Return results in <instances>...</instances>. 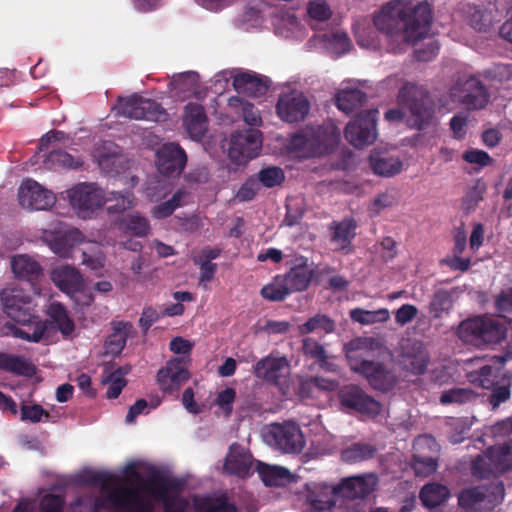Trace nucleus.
I'll return each instance as SVG.
<instances>
[{
	"label": "nucleus",
	"mask_w": 512,
	"mask_h": 512,
	"mask_svg": "<svg viewBox=\"0 0 512 512\" xmlns=\"http://www.w3.org/2000/svg\"><path fill=\"white\" fill-rule=\"evenodd\" d=\"M336 495L354 500L366 497L371 492L368 480L363 476H353L343 479L339 484L334 485Z\"/></svg>",
	"instance_id": "f704fd0d"
},
{
	"label": "nucleus",
	"mask_w": 512,
	"mask_h": 512,
	"mask_svg": "<svg viewBox=\"0 0 512 512\" xmlns=\"http://www.w3.org/2000/svg\"><path fill=\"white\" fill-rule=\"evenodd\" d=\"M82 478L85 484L99 487L101 491H108L111 487L121 484L116 475L103 471H90L85 473Z\"/></svg>",
	"instance_id": "bf43d9fd"
},
{
	"label": "nucleus",
	"mask_w": 512,
	"mask_h": 512,
	"mask_svg": "<svg viewBox=\"0 0 512 512\" xmlns=\"http://www.w3.org/2000/svg\"><path fill=\"white\" fill-rule=\"evenodd\" d=\"M457 334L463 342L476 346L498 344L506 338L507 327L498 317L476 316L462 321Z\"/></svg>",
	"instance_id": "0eeeda50"
},
{
	"label": "nucleus",
	"mask_w": 512,
	"mask_h": 512,
	"mask_svg": "<svg viewBox=\"0 0 512 512\" xmlns=\"http://www.w3.org/2000/svg\"><path fill=\"white\" fill-rule=\"evenodd\" d=\"M450 490L446 485L440 483L425 484L419 493L422 505L428 509H435L444 504L450 497Z\"/></svg>",
	"instance_id": "ea45409f"
},
{
	"label": "nucleus",
	"mask_w": 512,
	"mask_h": 512,
	"mask_svg": "<svg viewBox=\"0 0 512 512\" xmlns=\"http://www.w3.org/2000/svg\"><path fill=\"white\" fill-rule=\"evenodd\" d=\"M507 376L500 365L485 364L477 370L470 371L467 374V379L471 384L488 390Z\"/></svg>",
	"instance_id": "7c9ffc66"
},
{
	"label": "nucleus",
	"mask_w": 512,
	"mask_h": 512,
	"mask_svg": "<svg viewBox=\"0 0 512 512\" xmlns=\"http://www.w3.org/2000/svg\"><path fill=\"white\" fill-rule=\"evenodd\" d=\"M338 396L343 407L352 409L361 414L377 416L381 412V403L374 397L368 395L357 385L350 384L343 386L339 390Z\"/></svg>",
	"instance_id": "a211bd4d"
},
{
	"label": "nucleus",
	"mask_w": 512,
	"mask_h": 512,
	"mask_svg": "<svg viewBox=\"0 0 512 512\" xmlns=\"http://www.w3.org/2000/svg\"><path fill=\"white\" fill-rule=\"evenodd\" d=\"M339 138L340 132L332 123L306 127L291 136L286 148L292 157L308 159L332 151L338 144Z\"/></svg>",
	"instance_id": "7ed1b4c3"
},
{
	"label": "nucleus",
	"mask_w": 512,
	"mask_h": 512,
	"mask_svg": "<svg viewBox=\"0 0 512 512\" xmlns=\"http://www.w3.org/2000/svg\"><path fill=\"white\" fill-rule=\"evenodd\" d=\"M235 399L236 391L231 387H227L217 394L215 404L221 409L226 418H229L232 414Z\"/></svg>",
	"instance_id": "69168bd1"
},
{
	"label": "nucleus",
	"mask_w": 512,
	"mask_h": 512,
	"mask_svg": "<svg viewBox=\"0 0 512 512\" xmlns=\"http://www.w3.org/2000/svg\"><path fill=\"white\" fill-rule=\"evenodd\" d=\"M183 126L191 139H202L208 127L204 108L199 104H187L183 114Z\"/></svg>",
	"instance_id": "cd10ccee"
},
{
	"label": "nucleus",
	"mask_w": 512,
	"mask_h": 512,
	"mask_svg": "<svg viewBox=\"0 0 512 512\" xmlns=\"http://www.w3.org/2000/svg\"><path fill=\"white\" fill-rule=\"evenodd\" d=\"M305 502L313 511L331 510L336 505V490L326 483L310 482L305 485Z\"/></svg>",
	"instance_id": "b1692460"
},
{
	"label": "nucleus",
	"mask_w": 512,
	"mask_h": 512,
	"mask_svg": "<svg viewBox=\"0 0 512 512\" xmlns=\"http://www.w3.org/2000/svg\"><path fill=\"white\" fill-rule=\"evenodd\" d=\"M466 244L467 236L465 231L458 229L454 234L452 255L441 259L440 264L447 266L454 271H467L470 268L471 259L469 257H462V254L466 249Z\"/></svg>",
	"instance_id": "2f4dec72"
},
{
	"label": "nucleus",
	"mask_w": 512,
	"mask_h": 512,
	"mask_svg": "<svg viewBox=\"0 0 512 512\" xmlns=\"http://www.w3.org/2000/svg\"><path fill=\"white\" fill-rule=\"evenodd\" d=\"M132 327L129 322H113V332L105 341V349L108 354L116 356L122 352Z\"/></svg>",
	"instance_id": "37998d69"
},
{
	"label": "nucleus",
	"mask_w": 512,
	"mask_h": 512,
	"mask_svg": "<svg viewBox=\"0 0 512 512\" xmlns=\"http://www.w3.org/2000/svg\"><path fill=\"white\" fill-rule=\"evenodd\" d=\"M186 161L185 151L176 143H165L157 151V167L161 174L179 175Z\"/></svg>",
	"instance_id": "5701e85b"
},
{
	"label": "nucleus",
	"mask_w": 512,
	"mask_h": 512,
	"mask_svg": "<svg viewBox=\"0 0 512 512\" xmlns=\"http://www.w3.org/2000/svg\"><path fill=\"white\" fill-rule=\"evenodd\" d=\"M43 163L49 170L77 169L83 165L84 160L63 150H53L46 155Z\"/></svg>",
	"instance_id": "c03bdc74"
},
{
	"label": "nucleus",
	"mask_w": 512,
	"mask_h": 512,
	"mask_svg": "<svg viewBox=\"0 0 512 512\" xmlns=\"http://www.w3.org/2000/svg\"><path fill=\"white\" fill-rule=\"evenodd\" d=\"M350 317L352 320L361 324H370L380 319H387L388 311L385 309H380L378 311H367L361 308H355L351 310Z\"/></svg>",
	"instance_id": "0e129e2a"
},
{
	"label": "nucleus",
	"mask_w": 512,
	"mask_h": 512,
	"mask_svg": "<svg viewBox=\"0 0 512 512\" xmlns=\"http://www.w3.org/2000/svg\"><path fill=\"white\" fill-rule=\"evenodd\" d=\"M229 106L240 112L243 120L251 126H258L261 123L259 111L253 104L244 101L239 97H231L229 99Z\"/></svg>",
	"instance_id": "13d9d810"
},
{
	"label": "nucleus",
	"mask_w": 512,
	"mask_h": 512,
	"mask_svg": "<svg viewBox=\"0 0 512 512\" xmlns=\"http://www.w3.org/2000/svg\"><path fill=\"white\" fill-rule=\"evenodd\" d=\"M373 22L390 40V50L397 53L406 45H417L428 37L432 9L426 1L411 7L405 0H392L382 6Z\"/></svg>",
	"instance_id": "f257e3e1"
},
{
	"label": "nucleus",
	"mask_w": 512,
	"mask_h": 512,
	"mask_svg": "<svg viewBox=\"0 0 512 512\" xmlns=\"http://www.w3.org/2000/svg\"><path fill=\"white\" fill-rule=\"evenodd\" d=\"M378 111L371 109L360 113L345 129V138L356 148L372 144L377 138L376 116Z\"/></svg>",
	"instance_id": "4468645a"
},
{
	"label": "nucleus",
	"mask_w": 512,
	"mask_h": 512,
	"mask_svg": "<svg viewBox=\"0 0 512 512\" xmlns=\"http://www.w3.org/2000/svg\"><path fill=\"white\" fill-rule=\"evenodd\" d=\"M290 365L285 357L267 356L254 365V375L276 386L286 382Z\"/></svg>",
	"instance_id": "4be33fe9"
},
{
	"label": "nucleus",
	"mask_w": 512,
	"mask_h": 512,
	"mask_svg": "<svg viewBox=\"0 0 512 512\" xmlns=\"http://www.w3.org/2000/svg\"><path fill=\"white\" fill-rule=\"evenodd\" d=\"M453 306L451 296L447 290H438L431 302V308L435 316H440L443 312H448Z\"/></svg>",
	"instance_id": "774afa93"
},
{
	"label": "nucleus",
	"mask_w": 512,
	"mask_h": 512,
	"mask_svg": "<svg viewBox=\"0 0 512 512\" xmlns=\"http://www.w3.org/2000/svg\"><path fill=\"white\" fill-rule=\"evenodd\" d=\"M314 277L315 271L301 261L283 276L278 288H307Z\"/></svg>",
	"instance_id": "c9c22d12"
},
{
	"label": "nucleus",
	"mask_w": 512,
	"mask_h": 512,
	"mask_svg": "<svg viewBox=\"0 0 512 512\" xmlns=\"http://www.w3.org/2000/svg\"><path fill=\"white\" fill-rule=\"evenodd\" d=\"M376 452L377 449L374 445L357 442L341 451V460L348 464H354L372 459Z\"/></svg>",
	"instance_id": "09e8293b"
},
{
	"label": "nucleus",
	"mask_w": 512,
	"mask_h": 512,
	"mask_svg": "<svg viewBox=\"0 0 512 512\" xmlns=\"http://www.w3.org/2000/svg\"><path fill=\"white\" fill-rule=\"evenodd\" d=\"M188 196L189 194L185 190H178L170 200L155 206L151 211L152 216L157 219L170 216L175 209L186 203Z\"/></svg>",
	"instance_id": "5fc2aeb1"
},
{
	"label": "nucleus",
	"mask_w": 512,
	"mask_h": 512,
	"mask_svg": "<svg viewBox=\"0 0 512 512\" xmlns=\"http://www.w3.org/2000/svg\"><path fill=\"white\" fill-rule=\"evenodd\" d=\"M476 398L477 393L471 388H452L443 391L439 401L442 405H463L475 401Z\"/></svg>",
	"instance_id": "864d4df0"
},
{
	"label": "nucleus",
	"mask_w": 512,
	"mask_h": 512,
	"mask_svg": "<svg viewBox=\"0 0 512 512\" xmlns=\"http://www.w3.org/2000/svg\"><path fill=\"white\" fill-rule=\"evenodd\" d=\"M190 373L184 358L170 359L157 373V383L164 393L174 394L188 381Z\"/></svg>",
	"instance_id": "6ab92c4d"
},
{
	"label": "nucleus",
	"mask_w": 512,
	"mask_h": 512,
	"mask_svg": "<svg viewBox=\"0 0 512 512\" xmlns=\"http://www.w3.org/2000/svg\"><path fill=\"white\" fill-rule=\"evenodd\" d=\"M195 512H237V507L230 502L225 493L195 495L192 499Z\"/></svg>",
	"instance_id": "c85d7f7f"
},
{
	"label": "nucleus",
	"mask_w": 512,
	"mask_h": 512,
	"mask_svg": "<svg viewBox=\"0 0 512 512\" xmlns=\"http://www.w3.org/2000/svg\"><path fill=\"white\" fill-rule=\"evenodd\" d=\"M499 19L500 13L494 5L474 8V11L470 14V24L478 31H487Z\"/></svg>",
	"instance_id": "8fccbe9b"
},
{
	"label": "nucleus",
	"mask_w": 512,
	"mask_h": 512,
	"mask_svg": "<svg viewBox=\"0 0 512 512\" xmlns=\"http://www.w3.org/2000/svg\"><path fill=\"white\" fill-rule=\"evenodd\" d=\"M511 386L512 379L510 376H507L503 380H501L497 385L492 388H489L490 394L487 398L489 405L492 410H496L502 403L507 402L511 397Z\"/></svg>",
	"instance_id": "6e6d98bb"
},
{
	"label": "nucleus",
	"mask_w": 512,
	"mask_h": 512,
	"mask_svg": "<svg viewBox=\"0 0 512 512\" xmlns=\"http://www.w3.org/2000/svg\"><path fill=\"white\" fill-rule=\"evenodd\" d=\"M105 496L94 501L91 512H100L109 508L108 512H154L153 502L140 493L137 486L117 484L108 491H102Z\"/></svg>",
	"instance_id": "423d86ee"
},
{
	"label": "nucleus",
	"mask_w": 512,
	"mask_h": 512,
	"mask_svg": "<svg viewBox=\"0 0 512 512\" xmlns=\"http://www.w3.org/2000/svg\"><path fill=\"white\" fill-rule=\"evenodd\" d=\"M512 469V445L492 446L478 455L471 465L472 475L479 479L497 477Z\"/></svg>",
	"instance_id": "1a4fd4ad"
},
{
	"label": "nucleus",
	"mask_w": 512,
	"mask_h": 512,
	"mask_svg": "<svg viewBox=\"0 0 512 512\" xmlns=\"http://www.w3.org/2000/svg\"><path fill=\"white\" fill-rule=\"evenodd\" d=\"M7 290H2L3 310L6 315L15 322L14 325L20 326L38 316L35 314L32 300L30 298H23L19 295H6Z\"/></svg>",
	"instance_id": "a878e982"
},
{
	"label": "nucleus",
	"mask_w": 512,
	"mask_h": 512,
	"mask_svg": "<svg viewBox=\"0 0 512 512\" xmlns=\"http://www.w3.org/2000/svg\"><path fill=\"white\" fill-rule=\"evenodd\" d=\"M505 495L502 481L489 485H478L462 489L458 496V505L465 512H485L500 504Z\"/></svg>",
	"instance_id": "6e6552de"
},
{
	"label": "nucleus",
	"mask_w": 512,
	"mask_h": 512,
	"mask_svg": "<svg viewBox=\"0 0 512 512\" xmlns=\"http://www.w3.org/2000/svg\"><path fill=\"white\" fill-rule=\"evenodd\" d=\"M10 264L14 275L19 279L32 280L42 273L40 264L26 254L13 256Z\"/></svg>",
	"instance_id": "79ce46f5"
},
{
	"label": "nucleus",
	"mask_w": 512,
	"mask_h": 512,
	"mask_svg": "<svg viewBox=\"0 0 512 512\" xmlns=\"http://www.w3.org/2000/svg\"><path fill=\"white\" fill-rule=\"evenodd\" d=\"M453 101L460 103L467 110H480L489 102V92L476 77L459 80L450 90Z\"/></svg>",
	"instance_id": "9b49d317"
},
{
	"label": "nucleus",
	"mask_w": 512,
	"mask_h": 512,
	"mask_svg": "<svg viewBox=\"0 0 512 512\" xmlns=\"http://www.w3.org/2000/svg\"><path fill=\"white\" fill-rule=\"evenodd\" d=\"M365 101V93L357 88H344L336 95L338 109L346 114H350L360 108Z\"/></svg>",
	"instance_id": "49530a36"
},
{
	"label": "nucleus",
	"mask_w": 512,
	"mask_h": 512,
	"mask_svg": "<svg viewBox=\"0 0 512 512\" xmlns=\"http://www.w3.org/2000/svg\"><path fill=\"white\" fill-rule=\"evenodd\" d=\"M261 147V132L257 129H247L231 135L228 156L233 162L244 164L257 157Z\"/></svg>",
	"instance_id": "f8f14e48"
},
{
	"label": "nucleus",
	"mask_w": 512,
	"mask_h": 512,
	"mask_svg": "<svg viewBox=\"0 0 512 512\" xmlns=\"http://www.w3.org/2000/svg\"><path fill=\"white\" fill-rule=\"evenodd\" d=\"M113 110L119 116L135 120L161 121L166 117V112L159 103L137 94L119 97Z\"/></svg>",
	"instance_id": "9d476101"
},
{
	"label": "nucleus",
	"mask_w": 512,
	"mask_h": 512,
	"mask_svg": "<svg viewBox=\"0 0 512 512\" xmlns=\"http://www.w3.org/2000/svg\"><path fill=\"white\" fill-rule=\"evenodd\" d=\"M47 314L63 335L68 336L74 331V322L70 319L62 304L58 302L51 303L48 307Z\"/></svg>",
	"instance_id": "603ef678"
},
{
	"label": "nucleus",
	"mask_w": 512,
	"mask_h": 512,
	"mask_svg": "<svg viewBox=\"0 0 512 512\" xmlns=\"http://www.w3.org/2000/svg\"><path fill=\"white\" fill-rule=\"evenodd\" d=\"M435 439L430 435L419 436L414 444L415 453L411 459V467L417 476L427 477L432 475L438 467L437 459L431 455H423L421 450L427 447L429 450L436 448Z\"/></svg>",
	"instance_id": "393cba45"
},
{
	"label": "nucleus",
	"mask_w": 512,
	"mask_h": 512,
	"mask_svg": "<svg viewBox=\"0 0 512 512\" xmlns=\"http://www.w3.org/2000/svg\"><path fill=\"white\" fill-rule=\"evenodd\" d=\"M402 109H390L385 113V119L390 122H398L406 118L407 124L416 129H422L427 125L433 115L428 105L423 89L415 84H404L398 95Z\"/></svg>",
	"instance_id": "20e7f679"
},
{
	"label": "nucleus",
	"mask_w": 512,
	"mask_h": 512,
	"mask_svg": "<svg viewBox=\"0 0 512 512\" xmlns=\"http://www.w3.org/2000/svg\"><path fill=\"white\" fill-rule=\"evenodd\" d=\"M429 363L430 355L422 342L411 339L403 341L398 364L404 371L420 376L426 372Z\"/></svg>",
	"instance_id": "dca6fc26"
},
{
	"label": "nucleus",
	"mask_w": 512,
	"mask_h": 512,
	"mask_svg": "<svg viewBox=\"0 0 512 512\" xmlns=\"http://www.w3.org/2000/svg\"><path fill=\"white\" fill-rule=\"evenodd\" d=\"M65 498L57 494H46L42 497L39 512H64Z\"/></svg>",
	"instance_id": "338daca9"
},
{
	"label": "nucleus",
	"mask_w": 512,
	"mask_h": 512,
	"mask_svg": "<svg viewBox=\"0 0 512 512\" xmlns=\"http://www.w3.org/2000/svg\"><path fill=\"white\" fill-rule=\"evenodd\" d=\"M132 475L138 481L140 493L153 503L161 502L164 512H186L189 508V501L186 498L178 492H171V490L177 489L175 481L168 479L157 471L145 479L136 470H133Z\"/></svg>",
	"instance_id": "39448f33"
},
{
	"label": "nucleus",
	"mask_w": 512,
	"mask_h": 512,
	"mask_svg": "<svg viewBox=\"0 0 512 512\" xmlns=\"http://www.w3.org/2000/svg\"><path fill=\"white\" fill-rule=\"evenodd\" d=\"M170 90L174 96L184 100L199 93V77L194 71L176 74L170 81Z\"/></svg>",
	"instance_id": "72a5a7b5"
},
{
	"label": "nucleus",
	"mask_w": 512,
	"mask_h": 512,
	"mask_svg": "<svg viewBox=\"0 0 512 512\" xmlns=\"http://www.w3.org/2000/svg\"><path fill=\"white\" fill-rule=\"evenodd\" d=\"M357 223L352 218H345L330 225L331 243L336 250L347 254L351 251L352 241L356 236Z\"/></svg>",
	"instance_id": "bb28decb"
},
{
	"label": "nucleus",
	"mask_w": 512,
	"mask_h": 512,
	"mask_svg": "<svg viewBox=\"0 0 512 512\" xmlns=\"http://www.w3.org/2000/svg\"><path fill=\"white\" fill-rule=\"evenodd\" d=\"M370 167L376 175L391 177L401 172L403 163L399 157L385 151L373 150L369 157Z\"/></svg>",
	"instance_id": "473e14b6"
},
{
	"label": "nucleus",
	"mask_w": 512,
	"mask_h": 512,
	"mask_svg": "<svg viewBox=\"0 0 512 512\" xmlns=\"http://www.w3.org/2000/svg\"><path fill=\"white\" fill-rule=\"evenodd\" d=\"M257 472L264 483L268 487H281L290 483L293 476L291 472L284 467L268 465L258 462Z\"/></svg>",
	"instance_id": "4c0bfd02"
},
{
	"label": "nucleus",
	"mask_w": 512,
	"mask_h": 512,
	"mask_svg": "<svg viewBox=\"0 0 512 512\" xmlns=\"http://www.w3.org/2000/svg\"><path fill=\"white\" fill-rule=\"evenodd\" d=\"M373 339L355 338L345 345L346 357L352 371L363 376L370 387L380 392H389L398 382L395 372L384 363L367 358Z\"/></svg>",
	"instance_id": "f03ea898"
},
{
	"label": "nucleus",
	"mask_w": 512,
	"mask_h": 512,
	"mask_svg": "<svg viewBox=\"0 0 512 512\" xmlns=\"http://www.w3.org/2000/svg\"><path fill=\"white\" fill-rule=\"evenodd\" d=\"M268 436L285 453H299L305 444L301 429L291 422L272 425Z\"/></svg>",
	"instance_id": "aec40b11"
},
{
	"label": "nucleus",
	"mask_w": 512,
	"mask_h": 512,
	"mask_svg": "<svg viewBox=\"0 0 512 512\" xmlns=\"http://www.w3.org/2000/svg\"><path fill=\"white\" fill-rule=\"evenodd\" d=\"M304 355L312 358L320 366L327 363V353L322 344L312 338H305L302 342Z\"/></svg>",
	"instance_id": "e2e57ef3"
},
{
	"label": "nucleus",
	"mask_w": 512,
	"mask_h": 512,
	"mask_svg": "<svg viewBox=\"0 0 512 512\" xmlns=\"http://www.w3.org/2000/svg\"><path fill=\"white\" fill-rule=\"evenodd\" d=\"M298 330L301 335H306L318 330H322L328 334L335 330V321L326 315L317 314L300 325Z\"/></svg>",
	"instance_id": "4d7b16f0"
},
{
	"label": "nucleus",
	"mask_w": 512,
	"mask_h": 512,
	"mask_svg": "<svg viewBox=\"0 0 512 512\" xmlns=\"http://www.w3.org/2000/svg\"><path fill=\"white\" fill-rule=\"evenodd\" d=\"M307 12L313 29H316L317 24L328 21L332 15L329 5L324 0L310 1L307 6Z\"/></svg>",
	"instance_id": "680f3d73"
},
{
	"label": "nucleus",
	"mask_w": 512,
	"mask_h": 512,
	"mask_svg": "<svg viewBox=\"0 0 512 512\" xmlns=\"http://www.w3.org/2000/svg\"><path fill=\"white\" fill-rule=\"evenodd\" d=\"M251 467V456L240 445H231L229 454L225 458V472L244 478L250 475Z\"/></svg>",
	"instance_id": "c756f323"
},
{
	"label": "nucleus",
	"mask_w": 512,
	"mask_h": 512,
	"mask_svg": "<svg viewBox=\"0 0 512 512\" xmlns=\"http://www.w3.org/2000/svg\"><path fill=\"white\" fill-rule=\"evenodd\" d=\"M42 239L53 253L67 257L72 248L83 241V234L76 228L58 223L54 229L44 230Z\"/></svg>",
	"instance_id": "f3484780"
},
{
	"label": "nucleus",
	"mask_w": 512,
	"mask_h": 512,
	"mask_svg": "<svg viewBox=\"0 0 512 512\" xmlns=\"http://www.w3.org/2000/svg\"><path fill=\"white\" fill-rule=\"evenodd\" d=\"M0 369L25 377H32L36 373V367L30 361L6 353H0Z\"/></svg>",
	"instance_id": "a18cd8bd"
},
{
	"label": "nucleus",
	"mask_w": 512,
	"mask_h": 512,
	"mask_svg": "<svg viewBox=\"0 0 512 512\" xmlns=\"http://www.w3.org/2000/svg\"><path fill=\"white\" fill-rule=\"evenodd\" d=\"M312 41L334 57H338L348 52L351 48L350 39L342 32L318 35L315 36Z\"/></svg>",
	"instance_id": "e433bc0d"
},
{
	"label": "nucleus",
	"mask_w": 512,
	"mask_h": 512,
	"mask_svg": "<svg viewBox=\"0 0 512 512\" xmlns=\"http://www.w3.org/2000/svg\"><path fill=\"white\" fill-rule=\"evenodd\" d=\"M20 205L27 210H48L56 203V195L33 179L25 180L18 189Z\"/></svg>",
	"instance_id": "2eb2a0df"
},
{
	"label": "nucleus",
	"mask_w": 512,
	"mask_h": 512,
	"mask_svg": "<svg viewBox=\"0 0 512 512\" xmlns=\"http://www.w3.org/2000/svg\"><path fill=\"white\" fill-rule=\"evenodd\" d=\"M134 194L129 190L105 193L104 205L109 213H122L135 205Z\"/></svg>",
	"instance_id": "de8ad7c7"
},
{
	"label": "nucleus",
	"mask_w": 512,
	"mask_h": 512,
	"mask_svg": "<svg viewBox=\"0 0 512 512\" xmlns=\"http://www.w3.org/2000/svg\"><path fill=\"white\" fill-rule=\"evenodd\" d=\"M276 109L283 121L294 123L305 119L310 110V103L303 93L291 91L279 97Z\"/></svg>",
	"instance_id": "412c9836"
},
{
	"label": "nucleus",
	"mask_w": 512,
	"mask_h": 512,
	"mask_svg": "<svg viewBox=\"0 0 512 512\" xmlns=\"http://www.w3.org/2000/svg\"><path fill=\"white\" fill-rule=\"evenodd\" d=\"M98 164L101 170L109 175H118L129 167L127 158L116 150L100 155Z\"/></svg>",
	"instance_id": "3c124183"
},
{
	"label": "nucleus",
	"mask_w": 512,
	"mask_h": 512,
	"mask_svg": "<svg viewBox=\"0 0 512 512\" xmlns=\"http://www.w3.org/2000/svg\"><path fill=\"white\" fill-rule=\"evenodd\" d=\"M67 196L77 214L86 218L104 205L105 192L95 184L81 183L68 190Z\"/></svg>",
	"instance_id": "ddd939ff"
},
{
	"label": "nucleus",
	"mask_w": 512,
	"mask_h": 512,
	"mask_svg": "<svg viewBox=\"0 0 512 512\" xmlns=\"http://www.w3.org/2000/svg\"><path fill=\"white\" fill-rule=\"evenodd\" d=\"M122 227L138 237L147 236L150 232V224L146 217L139 213H132L127 215L121 221Z\"/></svg>",
	"instance_id": "052dcab7"
},
{
	"label": "nucleus",
	"mask_w": 512,
	"mask_h": 512,
	"mask_svg": "<svg viewBox=\"0 0 512 512\" xmlns=\"http://www.w3.org/2000/svg\"><path fill=\"white\" fill-rule=\"evenodd\" d=\"M7 328L11 331L13 336L28 342L38 343L43 338L48 329V322L42 321L39 317L28 321L20 326L8 325Z\"/></svg>",
	"instance_id": "58836bf2"
},
{
	"label": "nucleus",
	"mask_w": 512,
	"mask_h": 512,
	"mask_svg": "<svg viewBox=\"0 0 512 512\" xmlns=\"http://www.w3.org/2000/svg\"><path fill=\"white\" fill-rule=\"evenodd\" d=\"M50 278L57 288H79L83 283L81 273L74 266L66 264L55 266Z\"/></svg>",
	"instance_id": "a19ab883"
}]
</instances>
